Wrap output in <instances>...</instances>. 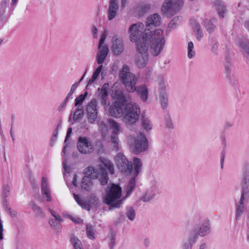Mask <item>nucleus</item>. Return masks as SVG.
I'll list each match as a JSON object with an SVG mask.
<instances>
[{
  "instance_id": "nucleus-1",
  "label": "nucleus",
  "mask_w": 249,
  "mask_h": 249,
  "mask_svg": "<svg viewBox=\"0 0 249 249\" xmlns=\"http://www.w3.org/2000/svg\"><path fill=\"white\" fill-rule=\"evenodd\" d=\"M100 160L102 163V164L100 165V171L92 166H89L85 169V176L81 183V188L83 190L89 191L91 190L93 183L91 178H99L101 185L107 184L108 180V177L106 169L111 174L114 173V165L110 160L103 157H101Z\"/></svg>"
},
{
  "instance_id": "nucleus-2",
  "label": "nucleus",
  "mask_w": 249,
  "mask_h": 249,
  "mask_svg": "<svg viewBox=\"0 0 249 249\" xmlns=\"http://www.w3.org/2000/svg\"><path fill=\"white\" fill-rule=\"evenodd\" d=\"M121 195L122 188L118 185L111 184L107 187L103 201L109 206V210L121 207L123 202L121 199Z\"/></svg>"
},
{
  "instance_id": "nucleus-3",
  "label": "nucleus",
  "mask_w": 249,
  "mask_h": 249,
  "mask_svg": "<svg viewBox=\"0 0 249 249\" xmlns=\"http://www.w3.org/2000/svg\"><path fill=\"white\" fill-rule=\"evenodd\" d=\"M145 37L148 38L151 53L155 56H158L161 53L165 44L163 31L160 29H157L153 33L149 34V35L145 36Z\"/></svg>"
},
{
  "instance_id": "nucleus-4",
  "label": "nucleus",
  "mask_w": 249,
  "mask_h": 249,
  "mask_svg": "<svg viewBox=\"0 0 249 249\" xmlns=\"http://www.w3.org/2000/svg\"><path fill=\"white\" fill-rule=\"evenodd\" d=\"M119 75L121 82L124 85L127 91L132 93L136 90L137 78L134 73L130 72L127 65L123 66Z\"/></svg>"
},
{
  "instance_id": "nucleus-5",
  "label": "nucleus",
  "mask_w": 249,
  "mask_h": 249,
  "mask_svg": "<svg viewBox=\"0 0 249 249\" xmlns=\"http://www.w3.org/2000/svg\"><path fill=\"white\" fill-rule=\"evenodd\" d=\"M140 108L136 103H129L125 105L124 109V121L127 125L136 123L139 119Z\"/></svg>"
},
{
  "instance_id": "nucleus-6",
  "label": "nucleus",
  "mask_w": 249,
  "mask_h": 249,
  "mask_svg": "<svg viewBox=\"0 0 249 249\" xmlns=\"http://www.w3.org/2000/svg\"><path fill=\"white\" fill-rule=\"evenodd\" d=\"M129 145L131 150L135 154H138L148 149V142L145 136L140 132L139 136L130 142Z\"/></svg>"
},
{
  "instance_id": "nucleus-7",
  "label": "nucleus",
  "mask_w": 249,
  "mask_h": 249,
  "mask_svg": "<svg viewBox=\"0 0 249 249\" xmlns=\"http://www.w3.org/2000/svg\"><path fill=\"white\" fill-rule=\"evenodd\" d=\"M73 197L79 205L88 211H89L91 208H97L100 205L99 197L94 194L89 196L88 202L83 200L78 195L73 194Z\"/></svg>"
},
{
  "instance_id": "nucleus-8",
  "label": "nucleus",
  "mask_w": 249,
  "mask_h": 249,
  "mask_svg": "<svg viewBox=\"0 0 249 249\" xmlns=\"http://www.w3.org/2000/svg\"><path fill=\"white\" fill-rule=\"evenodd\" d=\"M107 34L106 31L102 33L100 36L98 49L96 56V61L97 63H101L105 61L109 52L108 47L106 45L103 46L107 38Z\"/></svg>"
},
{
  "instance_id": "nucleus-9",
  "label": "nucleus",
  "mask_w": 249,
  "mask_h": 249,
  "mask_svg": "<svg viewBox=\"0 0 249 249\" xmlns=\"http://www.w3.org/2000/svg\"><path fill=\"white\" fill-rule=\"evenodd\" d=\"M183 5L182 0H166L162 6V12L165 14L173 15L178 11Z\"/></svg>"
},
{
  "instance_id": "nucleus-10",
  "label": "nucleus",
  "mask_w": 249,
  "mask_h": 249,
  "mask_svg": "<svg viewBox=\"0 0 249 249\" xmlns=\"http://www.w3.org/2000/svg\"><path fill=\"white\" fill-rule=\"evenodd\" d=\"M77 147L79 152L83 154L91 153L94 150L90 139L87 137L80 136L78 138Z\"/></svg>"
},
{
  "instance_id": "nucleus-11",
  "label": "nucleus",
  "mask_w": 249,
  "mask_h": 249,
  "mask_svg": "<svg viewBox=\"0 0 249 249\" xmlns=\"http://www.w3.org/2000/svg\"><path fill=\"white\" fill-rule=\"evenodd\" d=\"M144 28V24L141 22L131 25L128 29L130 40L136 42L142 37L143 35L145 36Z\"/></svg>"
},
{
  "instance_id": "nucleus-12",
  "label": "nucleus",
  "mask_w": 249,
  "mask_h": 249,
  "mask_svg": "<svg viewBox=\"0 0 249 249\" xmlns=\"http://www.w3.org/2000/svg\"><path fill=\"white\" fill-rule=\"evenodd\" d=\"M116 162L118 169L122 173L129 174L133 170L132 164L129 163L125 157L121 153L117 155Z\"/></svg>"
},
{
  "instance_id": "nucleus-13",
  "label": "nucleus",
  "mask_w": 249,
  "mask_h": 249,
  "mask_svg": "<svg viewBox=\"0 0 249 249\" xmlns=\"http://www.w3.org/2000/svg\"><path fill=\"white\" fill-rule=\"evenodd\" d=\"M125 106L118 101H115L111 105L108 104L105 107V108L107 113L110 116L116 118H120L123 115V107H124Z\"/></svg>"
},
{
  "instance_id": "nucleus-14",
  "label": "nucleus",
  "mask_w": 249,
  "mask_h": 249,
  "mask_svg": "<svg viewBox=\"0 0 249 249\" xmlns=\"http://www.w3.org/2000/svg\"><path fill=\"white\" fill-rule=\"evenodd\" d=\"M160 17L158 14H154L149 16L146 22V27L144 30L145 35L147 36L149 34L153 33L156 30L155 27L160 25Z\"/></svg>"
},
{
  "instance_id": "nucleus-15",
  "label": "nucleus",
  "mask_w": 249,
  "mask_h": 249,
  "mask_svg": "<svg viewBox=\"0 0 249 249\" xmlns=\"http://www.w3.org/2000/svg\"><path fill=\"white\" fill-rule=\"evenodd\" d=\"M89 122L94 123L98 115L97 101L95 98L92 99L87 104L86 108Z\"/></svg>"
},
{
  "instance_id": "nucleus-16",
  "label": "nucleus",
  "mask_w": 249,
  "mask_h": 249,
  "mask_svg": "<svg viewBox=\"0 0 249 249\" xmlns=\"http://www.w3.org/2000/svg\"><path fill=\"white\" fill-rule=\"evenodd\" d=\"M108 123L110 127L113 130V133L111 136V140L114 149L118 150L119 148V139L118 134L122 132L120 124L113 119H109Z\"/></svg>"
},
{
  "instance_id": "nucleus-17",
  "label": "nucleus",
  "mask_w": 249,
  "mask_h": 249,
  "mask_svg": "<svg viewBox=\"0 0 249 249\" xmlns=\"http://www.w3.org/2000/svg\"><path fill=\"white\" fill-rule=\"evenodd\" d=\"M244 170L243 175L242 183V194L243 197H249V164L247 163L244 164Z\"/></svg>"
},
{
  "instance_id": "nucleus-18",
  "label": "nucleus",
  "mask_w": 249,
  "mask_h": 249,
  "mask_svg": "<svg viewBox=\"0 0 249 249\" xmlns=\"http://www.w3.org/2000/svg\"><path fill=\"white\" fill-rule=\"evenodd\" d=\"M109 88V85L107 83L104 84L102 88H99L97 89V97L101 105L104 107L107 105Z\"/></svg>"
},
{
  "instance_id": "nucleus-19",
  "label": "nucleus",
  "mask_w": 249,
  "mask_h": 249,
  "mask_svg": "<svg viewBox=\"0 0 249 249\" xmlns=\"http://www.w3.org/2000/svg\"><path fill=\"white\" fill-rule=\"evenodd\" d=\"M111 50L114 55H120L124 51V45L122 40L114 36L112 40Z\"/></svg>"
},
{
  "instance_id": "nucleus-20",
  "label": "nucleus",
  "mask_w": 249,
  "mask_h": 249,
  "mask_svg": "<svg viewBox=\"0 0 249 249\" xmlns=\"http://www.w3.org/2000/svg\"><path fill=\"white\" fill-rule=\"evenodd\" d=\"M136 42H137L136 49L138 53H146L148 48V38L143 35L142 37L139 39Z\"/></svg>"
},
{
  "instance_id": "nucleus-21",
  "label": "nucleus",
  "mask_w": 249,
  "mask_h": 249,
  "mask_svg": "<svg viewBox=\"0 0 249 249\" xmlns=\"http://www.w3.org/2000/svg\"><path fill=\"white\" fill-rule=\"evenodd\" d=\"M159 91L160 92V103L163 108L167 107V97L165 92V86L163 80H161L159 82Z\"/></svg>"
},
{
  "instance_id": "nucleus-22",
  "label": "nucleus",
  "mask_w": 249,
  "mask_h": 249,
  "mask_svg": "<svg viewBox=\"0 0 249 249\" xmlns=\"http://www.w3.org/2000/svg\"><path fill=\"white\" fill-rule=\"evenodd\" d=\"M41 189L43 197L46 199L47 201H51L52 200V198L50 189L49 187V183L48 182L47 179L45 177H43L42 178Z\"/></svg>"
},
{
  "instance_id": "nucleus-23",
  "label": "nucleus",
  "mask_w": 249,
  "mask_h": 249,
  "mask_svg": "<svg viewBox=\"0 0 249 249\" xmlns=\"http://www.w3.org/2000/svg\"><path fill=\"white\" fill-rule=\"evenodd\" d=\"M118 9L117 0H109V4L107 10L108 19L109 20L113 19L116 16Z\"/></svg>"
},
{
  "instance_id": "nucleus-24",
  "label": "nucleus",
  "mask_w": 249,
  "mask_h": 249,
  "mask_svg": "<svg viewBox=\"0 0 249 249\" xmlns=\"http://www.w3.org/2000/svg\"><path fill=\"white\" fill-rule=\"evenodd\" d=\"M148 62V54L147 53H138L136 54L135 62L137 66L140 68L144 67Z\"/></svg>"
},
{
  "instance_id": "nucleus-25",
  "label": "nucleus",
  "mask_w": 249,
  "mask_h": 249,
  "mask_svg": "<svg viewBox=\"0 0 249 249\" xmlns=\"http://www.w3.org/2000/svg\"><path fill=\"white\" fill-rule=\"evenodd\" d=\"M239 44L243 56L249 61V41L246 39H241Z\"/></svg>"
},
{
  "instance_id": "nucleus-26",
  "label": "nucleus",
  "mask_w": 249,
  "mask_h": 249,
  "mask_svg": "<svg viewBox=\"0 0 249 249\" xmlns=\"http://www.w3.org/2000/svg\"><path fill=\"white\" fill-rule=\"evenodd\" d=\"M197 230V233L198 235L204 236L207 235L210 229V224L209 220H206L204 221V223L198 229H196Z\"/></svg>"
},
{
  "instance_id": "nucleus-27",
  "label": "nucleus",
  "mask_w": 249,
  "mask_h": 249,
  "mask_svg": "<svg viewBox=\"0 0 249 249\" xmlns=\"http://www.w3.org/2000/svg\"><path fill=\"white\" fill-rule=\"evenodd\" d=\"M138 95L143 101H146L148 98V89L144 85L136 87V90Z\"/></svg>"
},
{
  "instance_id": "nucleus-28",
  "label": "nucleus",
  "mask_w": 249,
  "mask_h": 249,
  "mask_svg": "<svg viewBox=\"0 0 249 249\" xmlns=\"http://www.w3.org/2000/svg\"><path fill=\"white\" fill-rule=\"evenodd\" d=\"M104 61H103L101 63H97V64L98 65H99V66H98V68H97L95 69V71L93 72L91 79H90L88 81V85H87V87H88L90 85H91L97 79L100 73L101 72V71H102V70L103 69V63H104Z\"/></svg>"
},
{
  "instance_id": "nucleus-29",
  "label": "nucleus",
  "mask_w": 249,
  "mask_h": 249,
  "mask_svg": "<svg viewBox=\"0 0 249 249\" xmlns=\"http://www.w3.org/2000/svg\"><path fill=\"white\" fill-rule=\"evenodd\" d=\"M245 198H247V197H243L242 198V196H241L240 201H239V203L237 204L236 211V214H235V217H236V220L239 219L240 216L243 213V210L244 209V205H243V201Z\"/></svg>"
},
{
  "instance_id": "nucleus-30",
  "label": "nucleus",
  "mask_w": 249,
  "mask_h": 249,
  "mask_svg": "<svg viewBox=\"0 0 249 249\" xmlns=\"http://www.w3.org/2000/svg\"><path fill=\"white\" fill-rule=\"evenodd\" d=\"M135 186L136 182L135 178H132L124 189L126 194V197L129 196L132 193L135 188Z\"/></svg>"
},
{
  "instance_id": "nucleus-31",
  "label": "nucleus",
  "mask_w": 249,
  "mask_h": 249,
  "mask_svg": "<svg viewBox=\"0 0 249 249\" xmlns=\"http://www.w3.org/2000/svg\"><path fill=\"white\" fill-rule=\"evenodd\" d=\"M133 164L134 166V173L136 176L142 170V164L141 160L136 157H134L133 158Z\"/></svg>"
},
{
  "instance_id": "nucleus-32",
  "label": "nucleus",
  "mask_w": 249,
  "mask_h": 249,
  "mask_svg": "<svg viewBox=\"0 0 249 249\" xmlns=\"http://www.w3.org/2000/svg\"><path fill=\"white\" fill-rule=\"evenodd\" d=\"M114 97L121 104L124 105L125 103L127 101L126 96L124 95V93L119 90H116L114 92Z\"/></svg>"
},
{
  "instance_id": "nucleus-33",
  "label": "nucleus",
  "mask_w": 249,
  "mask_h": 249,
  "mask_svg": "<svg viewBox=\"0 0 249 249\" xmlns=\"http://www.w3.org/2000/svg\"><path fill=\"white\" fill-rule=\"evenodd\" d=\"M215 22V19H212L211 20L206 19L204 21L205 26L209 33H212L215 29V25L213 23Z\"/></svg>"
},
{
  "instance_id": "nucleus-34",
  "label": "nucleus",
  "mask_w": 249,
  "mask_h": 249,
  "mask_svg": "<svg viewBox=\"0 0 249 249\" xmlns=\"http://www.w3.org/2000/svg\"><path fill=\"white\" fill-rule=\"evenodd\" d=\"M30 207L35 212L37 216L43 215V212L40 207L37 206L34 202L32 201L29 204Z\"/></svg>"
},
{
  "instance_id": "nucleus-35",
  "label": "nucleus",
  "mask_w": 249,
  "mask_h": 249,
  "mask_svg": "<svg viewBox=\"0 0 249 249\" xmlns=\"http://www.w3.org/2000/svg\"><path fill=\"white\" fill-rule=\"evenodd\" d=\"M84 113L83 107L78 106L74 112L73 119L76 121L83 116Z\"/></svg>"
},
{
  "instance_id": "nucleus-36",
  "label": "nucleus",
  "mask_w": 249,
  "mask_h": 249,
  "mask_svg": "<svg viewBox=\"0 0 249 249\" xmlns=\"http://www.w3.org/2000/svg\"><path fill=\"white\" fill-rule=\"evenodd\" d=\"M198 235L197 233V230L194 229L190 233V237L188 240V241L191 243L192 245H194L196 242L198 238Z\"/></svg>"
},
{
  "instance_id": "nucleus-37",
  "label": "nucleus",
  "mask_w": 249,
  "mask_h": 249,
  "mask_svg": "<svg viewBox=\"0 0 249 249\" xmlns=\"http://www.w3.org/2000/svg\"><path fill=\"white\" fill-rule=\"evenodd\" d=\"M150 9V6L146 4H142L138 6L136 8L137 12L140 16L143 15Z\"/></svg>"
},
{
  "instance_id": "nucleus-38",
  "label": "nucleus",
  "mask_w": 249,
  "mask_h": 249,
  "mask_svg": "<svg viewBox=\"0 0 249 249\" xmlns=\"http://www.w3.org/2000/svg\"><path fill=\"white\" fill-rule=\"evenodd\" d=\"M142 125L147 131L150 130L152 127L150 120L143 116L142 117Z\"/></svg>"
},
{
  "instance_id": "nucleus-39",
  "label": "nucleus",
  "mask_w": 249,
  "mask_h": 249,
  "mask_svg": "<svg viewBox=\"0 0 249 249\" xmlns=\"http://www.w3.org/2000/svg\"><path fill=\"white\" fill-rule=\"evenodd\" d=\"M88 92H85L84 94H81L77 98H76L75 100V106L78 107L80 106V107H82L81 105L84 101L85 100L86 97L87 96Z\"/></svg>"
},
{
  "instance_id": "nucleus-40",
  "label": "nucleus",
  "mask_w": 249,
  "mask_h": 249,
  "mask_svg": "<svg viewBox=\"0 0 249 249\" xmlns=\"http://www.w3.org/2000/svg\"><path fill=\"white\" fill-rule=\"evenodd\" d=\"M125 214L131 221H133L136 216L135 210L131 207L127 208Z\"/></svg>"
},
{
  "instance_id": "nucleus-41",
  "label": "nucleus",
  "mask_w": 249,
  "mask_h": 249,
  "mask_svg": "<svg viewBox=\"0 0 249 249\" xmlns=\"http://www.w3.org/2000/svg\"><path fill=\"white\" fill-rule=\"evenodd\" d=\"M193 29L197 39L198 40H200L203 36L200 26L198 24H196L194 26Z\"/></svg>"
},
{
  "instance_id": "nucleus-42",
  "label": "nucleus",
  "mask_w": 249,
  "mask_h": 249,
  "mask_svg": "<svg viewBox=\"0 0 249 249\" xmlns=\"http://www.w3.org/2000/svg\"><path fill=\"white\" fill-rule=\"evenodd\" d=\"M181 19V17H180L177 16L175 17L169 23L168 28L171 29L175 28L176 26L179 24Z\"/></svg>"
},
{
  "instance_id": "nucleus-43",
  "label": "nucleus",
  "mask_w": 249,
  "mask_h": 249,
  "mask_svg": "<svg viewBox=\"0 0 249 249\" xmlns=\"http://www.w3.org/2000/svg\"><path fill=\"white\" fill-rule=\"evenodd\" d=\"M49 224L50 226L57 233L60 232L59 229L60 228V224L59 222L53 219H51L49 220Z\"/></svg>"
},
{
  "instance_id": "nucleus-44",
  "label": "nucleus",
  "mask_w": 249,
  "mask_h": 249,
  "mask_svg": "<svg viewBox=\"0 0 249 249\" xmlns=\"http://www.w3.org/2000/svg\"><path fill=\"white\" fill-rule=\"evenodd\" d=\"M154 196V194L146 192L141 197L140 200L144 202H148L153 198Z\"/></svg>"
},
{
  "instance_id": "nucleus-45",
  "label": "nucleus",
  "mask_w": 249,
  "mask_h": 249,
  "mask_svg": "<svg viewBox=\"0 0 249 249\" xmlns=\"http://www.w3.org/2000/svg\"><path fill=\"white\" fill-rule=\"evenodd\" d=\"M225 73L227 75V77L230 79H231L232 76L231 74V64L230 62L227 61L225 66Z\"/></svg>"
},
{
  "instance_id": "nucleus-46",
  "label": "nucleus",
  "mask_w": 249,
  "mask_h": 249,
  "mask_svg": "<svg viewBox=\"0 0 249 249\" xmlns=\"http://www.w3.org/2000/svg\"><path fill=\"white\" fill-rule=\"evenodd\" d=\"M193 49L194 44L192 41H190L188 44V56L189 58H192L195 55V52Z\"/></svg>"
},
{
  "instance_id": "nucleus-47",
  "label": "nucleus",
  "mask_w": 249,
  "mask_h": 249,
  "mask_svg": "<svg viewBox=\"0 0 249 249\" xmlns=\"http://www.w3.org/2000/svg\"><path fill=\"white\" fill-rule=\"evenodd\" d=\"M71 242L75 249H82L81 242L77 238L75 237L71 238Z\"/></svg>"
},
{
  "instance_id": "nucleus-48",
  "label": "nucleus",
  "mask_w": 249,
  "mask_h": 249,
  "mask_svg": "<svg viewBox=\"0 0 249 249\" xmlns=\"http://www.w3.org/2000/svg\"><path fill=\"white\" fill-rule=\"evenodd\" d=\"M86 232L87 236L90 239L94 238V232L92 226L91 225H87Z\"/></svg>"
},
{
  "instance_id": "nucleus-49",
  "label": "nucleus",
  "mask_w": 249,
  "mask_h": 249,
  "mask_svg": "<svg viewBox=\"0 0 249 249\" xmlns=\"http://www.w3.org/2000/svg\"><path fill=\"white\" fill-rule=\"evenodd\" d=\"M211 41L212 43L213 44L211 51L213 53L216 55H217L218 54V42L213 38H211Z\"/></svg>"
},
{
  "instance_id": "nucleus-50",
  "label": "nucleus",
  "mask_w": 249,
  "mask_h": 249,
  "mask_svg": "<svg viewBox=\"0 0 249 249\" xmlns=\"http://www.w3.org/2000/svg\"><path fill=\"white\" fill-rule=\"evenodd\" d=\"M217 11H218V14L219 15V16H221L222 18H224L223 14L226 12V7H225V6L224 5H223L220 4L217 7Z\"/></svg>"
},
{
  "instance_id": "nucleus-51",
  "label": "nucleus",
  "mask_w": 249,
  "mask_h": 249,
  "mask_svg": "<svg viewBox=\"0 0 249 249\" xmlns=\"http://www.w3.org/2000/svg\"><path fill=\"white\" fill-rule=\"evenodd\" d=\"M99 127L101 129L102 135H105L107 131V125L104 122H101L99 124Z\"/></svg>"
},
{
  "instance_id": "nucleus-52",
  "label": "nucleus",
  "mask_w": 249,
  "mask_h": 249,
  "mask_svg": "<svg viewBox=\"0 0 249 249\" xmlns=\"http://www.w3.org/2000/svg\"><path fill=\"white\" fill-rule=\"evenodd\" d=\"M10 191V187L8 185H4L3 188V195L5 197H7Z\"/></svg>"
},
{
  "instance_id": "nucleus-53",
  "label": "nucleus",
  "mask_w": 249,
  "mask_h": 249,
  "mask_svg": "<svg viewBox=\"0 0 249 249\" xmlns=\"http://www.w3.org/2000/svg\"><path fill=\"white\" fill-rule=\"evenodd\" d=\"M68 161L67 159H65L63 162V168L66 173H69L71 171V168L69 166L67 165Z\"/></svg>"
},
{
  "instance_id": "nucleus-54",
  "label": "nucleus",
  "mask_w": 249,
  "mask_h": 249,
  "mask_svg": "<svg viewBox=\"0 0 249 249\" xmlns=\"http://www.w3.org/2000/svg\"><path fill=\"white\" fill-rule=\"evenodd\" d=\"M193 245L191 244L188 241L185 242L182 245L183 249H192Z\"/></svg>"
},
{
  "instance_id": "nucleus-55",
  "label": "nucleus",
  "mask_w": 249,
  "mask_h": 249,
  "mask_svg": "<svg viewBox=\"0 0 249 249\" xmlns=\"http://www.w3.org/2000/svg\"><path fill=\"white\" fill-rule=\"evenodd\" d=\"M166 125L169 128H173L174 127L172 120L170 117L166 120Z\"/></svg>"
},
{
  "instance_id": "nucleus-56",
  "label": "nucleus",
  "mask_w": 249,
  "mask_h": 249,
  "mask_svg": "<svg viewBox=\"0 0 249 249\" xmlns=\"http://www.w3.org/2000/svg\"><path fill=\"white\" fill-rule=\"evenodd\" d=\"M68 101L64 100L63 102L58 107V111H62L64 108L66 107Z\"/></svg>"
},
{
  "instance_id": "nucleus-57",
  "label": "nucleus",
  "mask_w": 249,
  "mask_h": 249,
  "mask_svg": "<svg viewBox=\"0 0 249 249\" xmlns=\"http://www.w3.org/2000/svg\"><path fill=\"white\" fill-rule=\"evenodd\" d=\"M71 133H72V128L71 127H70V128H68V129L67 130V135H66V138H65V143H66L67 140H68V139L70 137L71 134Z\"/></svg>"
},
{
  "instance_id": "nucleus-58",
  "label": "nucleus",
  "mask_w": 249,
  "mask_h": 249,
  "mask_svg": "<svg viewBox=\"0 0 249 249\" xmlns=\"http://www.w3.org/2000/svg\"><path fill=\"white\" fill-rule=\"evenodd\" d=\"M92 33L94 38L97 37L98 30L96 27L93 26L92 28Z\"/></svg>"
},
{
  "instance_id": "nucleus-59",
  "label": "nucleus",
  "mask_w": 249,
  "mask_h": 249,
  "mask_svg": "<svg viewBox=\"0 0 249 249\" xmlns=\"http://www.w3.org/2000/svg\"><path fill=\"white\" fill-rule=\"evenodd\" d=\"M71 219L73 222L77 224L80 223L83 221L82 219L78 217H72Z\"/></svg>"
},
{
  "instance_id": "nucleus-60",
  "label": "nucleus",
  "mask_w": 249,
  "mask_h": 249,
  "mask_svg": "<svg viewBox=\"0 0 249 249\" xmlns=\"http://www.w3.org/2000/svg\"><path fill=\"white\" fill-rule=\"evenodd\" d=\"M2 232H3V226H2V222H1V220L0 219V240L3 239V238Z\"/></svg>"
},
{
  "instance_id": "nucleus-61",
  "label": "nucleus",
  "mask_w": 249,
  "mask_h": 249,
  "mask_svg": "<svg viewBox=\"0 0 249 249\" xmlns=\"http://www.w3.org/2000/svg\"><path fill=\"white\" fill-rule=\"evenodd\" d=\"M54 217V219L57 221L60 224V223L63 221V219L61 218V216L59 215L55 214Z\"/></svg>"
},
{
  "instance_id": "nucleus-62",
  "label": "nucleus",
  "mask_w": 249,
  "mask_h": 249,
  "mask_svg": "<svg viewBox=\"0 0 249 249\" xmlns=\"http://www.w3.org/2000/svg\"><path fill=\"white\" fill-rule=\"evenodd\" d=\"M77 175H74L72 180V184L75 187L77 186Z\"/></svg>"
},
{
  "instance_id": "nucleus-63",
  "label": "nucleus",
  "mask_w": 249,
  "mask_h": 249,
  "mask_svg": "<svg viewBox=\"0 0 249 249\" xmlns=\"http://www.w3.org/2000/svg\"><path fill=\"white\" fill-rule=\"evenodd\" d=\"M78 85V83H75L73 84L71 89V91L74 92L76 89L77 88V86Z\"/></svg>"
},
{
  "instance_id": "nucleus-64",
  "label": "nucleus",
  "mask_w": 249,
  "mask_h": 249,
  "mask_svg": "<svg viewBox=\"0 0 249 249\" xmlns=\"http://www.w3.org/2000/svg\"><path fill=\"white\" fill-rule=\"evenodd\" d=\"M151 73H152V69H148L147 70V72H146V78L147 79H148V78L150 77Z\"/></svg>"
}]
</instances>
